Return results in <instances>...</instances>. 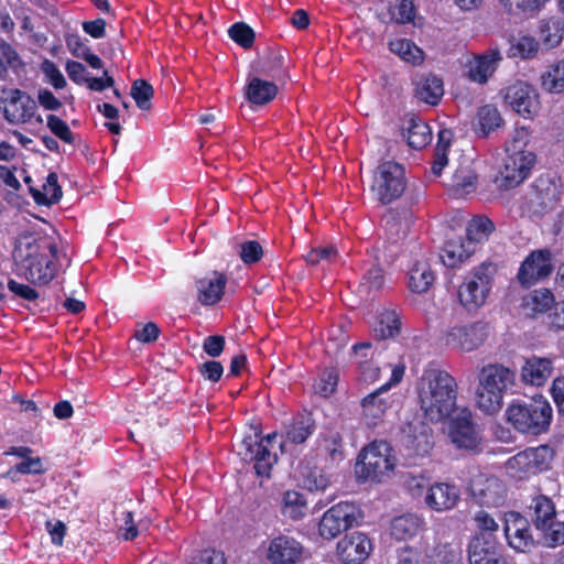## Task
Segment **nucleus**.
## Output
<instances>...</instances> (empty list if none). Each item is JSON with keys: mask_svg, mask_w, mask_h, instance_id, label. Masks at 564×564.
I'll list each match as a JSON object with an SVG mask.
<instances>
[{"mask_svg": "<svg viewBox=\"0 0 564 564\" xmlns=\"http://www.w3.org/2000/svg\"><path fill=\"white\" fill-rule=\"evenodd\" d=\"M46 126L51 132L65 143H74V134L68 124L55 115H48L46 118Z\"/></svg>", "mask_w": 564, "mask_h": 564, "instance_id": "nucleus-59", "label": "nucleus"}, {"mask_svg": "<svg viewBox=\"0 0 564 564\" xmlns=\"http://www.w3.org/2000/svg\"><path fill=\"white\" fill-rule=\"evenodd\" d=\"M505 535L508 544L518 552H528L534 545L529 521L520 513L510 511L505 514Z\"/></svg>", "mask_w": 564, "mask_h": 564, "instance_id": "nucleus-20", "label": "nucleus"}, {"mask_svg": "<svg viewBox=\"0 0 564 564\" xmlns=\"http://www.w3.org/2000/svg\"><path fill=\"white\" fill-rule=\"evenodd\" d=\"M373 550L370 539L362 532H352L338 541L336 552L344 564H361Z\"/></svg>", "mask_w": 564, "mask_h": 564, "instance_id": "nucleus-19", "label": "nucleus"}, {"mask_svg": "<svg viewBox=\"0 0 564 564\" xmlns=\"http://www.w3.org/2000/svg\"><path fill=\"white\" fill-rule=\"evenodd\" d=\"M554 270V256L549 249L531 251L522 261L517 280L523 288H530L547 279Z\"/></svg>", "mask_w": 564, "mask_h": 564, "instance_id": "nucleus-10", "label": "nucleus"}, {"mask_svg": "<svg viewBox=\"0 0 564 564\" xmlns=\"http://www.w3.org/2000/svg\"><path fill=\"white\" fill-rule=\"evenodd\" d=\"M227 278L217 271L207 273L195 283L197 291V301L204 306H210L218 303L225 292Z\"/></svg>", "mask_w": 564, "mask_h": 564, "instance_id": "nucleus-25", "label": "nucleus"}, {"mask_svg": "<svg viewBox=\"0 0 564 564\" xmlns=\"http://www.w3.org/2000/svg\"><path fill=\"white\" fill-rule=\"evenodd\" d=\"M539 51V42L529 35H521L511 41L509 48L510 57L529 59L534 57Z\"/></svg>", "mask_w": 564, "mask_h": 564, "instance_id": "nucleus-47", "label": "nucleus"}, {"mask_svg": "<svg viewBox=\"0 0 564 564\" xmlns=\"http://www.w3.org/2000/svg\"><path fill=\"white\" fill-rule=\"evenodd\" d=\"M131 96L140 109L149 110L151 107V98L153 97V88L148 82L137 79L132 84Z\"/></svg>", "mask_w": 564, "mask_h": 564, "instance_id": "nucleus-56", "label": "nucleus"}, {"mask_svg": "<svg viewBox=\"0 0 564 564\" xmlns=\"http://www.w3.org/2000/svg\"><path fill=\"white\" fill-rule=\"evenodd\" d=\"M422 520L415 514H403L393 519L391 534L397 540H406L414 536L421 529Z\"/></svg>", "mask_w": 564, "mask_h": 564, "instance_id": "nucleus-41", "label": "nucleus"}, {"mask_svg": "<svg viewBox=\"0 0 564 564\" xmlns=\"http://www.w3.org/2000/svg\"><path fill=\"white\" fill-rule=\"evenodd\" d=\"M55 252H57L56 246L51 240L25 232L17 239L13 259L21 268L41 256H47V253L54 256Z\"/></svg>", "mask_w": 564, "mask_h": 564, "instance_id": "nucleus-17", "label": "nucleus"}, {"mask_svg": "<svg viewBox=\"0 0 564 564\" xmlns=\"http://www.w3.org/2000/svg\"><path fill=\"white\" fill-rule=\"evenodd\" d=\"M390 51L398 55L402 61L419 65L424 59L423 51L411 40L394 39L389 42Z\"/></svg>", "mask_w": 564, "mask_h": 564, "instance_id": "nucleus-40", "label": "nucleus"}, {"mask_svg": "<svg viewBox=\"0 0 564 564\" xmlns=\"http://www.w3.org/2000/svg\"><path fill=\"white\" fill-rule=\"evenodd\" d=\"M475 252V246L462 238L448 240L441 252V260L448 268H457Z\"/></svg>", "mask_w": 564, "mask_h": 564, "instance_id": "nucleus-30", "label": "nucleus"}, {"mask_svg": "<svg viewBox=\"0 0 564 564\" xmlns=\"http://www.w3.org/2000/svg\"><path fill=\"white\" fill-rule=\"evenodd\" d=\"M317 451L326 454L333 463L341 460L343 444L340 435L335 432L321 435L317 441Z\"/></svg>", "mask_w": 564, "mask_h": 564, "instance_id": "nucleus-46", "label": "nucleus"}, {"mask_svg": "<svg viewBox=\"0 0 564 564\" xmlns=\"http://www.w3.org/2000/svg\"><path fill=\"white\" fill-rule=\"evenodd\" d=\"M556 304L555 295L550 289L539 288L522 296L520 307L524 316L539 318L555 310Z\"/></svg>", "mask_w": 564, "mask_h": 564, "instance_id": "nucleus-22", "label": "nucleus"}, {"mask_svg": "<svg viewBox=\"0 0 564 564\" xmlns=\"http://www.w3.org/2000/svg\"><path fill=\"white\" fill-rule=\"evenodd\" d=\"M488 327L481 322L449 327L445 335V345L462 352H471L485 343Z\"/></svg>", "mask_w": 564, "mask_h": 564, "instance_id": "nucleus-13", "label": "nucleus"}, {"mask_svg": "<svg viewBox=\"0 0 564 564\" xmlns=\"http://www.w3.org/2000/svg\"><path fill=\"white\" fill-rule=\"evenodd\" d=\"M405 185L403 166L393 161H384L372 174L370 191L375 199L387 205L403 194Z\"/></svg>", "mask_w": 564, "mask_h": 564, "instance_id": "nucleus-6", "label": "nucleus"}, {"mask_svg": "<svg viewBox=\"0 0 564 564\" xmlns=\"http://www.w3.org/2000/svg\"><path fill=\"white\" fill-rule=\"evenodd\" d=\"M360 517L359 508L348 501H341L329 508L318 523V533L323 539L333 540L350 529Z\"/></svg>", "mask_w": 564, "mask_h": 564, "instance_id": "nucleus-9", "label": "nucleus"}, {"mask_svg": "<svg viewBox=\"0 0 564 564\" xmlns=\"http://www.w3.org/2000/svg\"><path fill=\"white\" fill-rule=\"evenodd\" d=\"M539 39L549 50L557 47L564 39V19L551 17L540 20Z\"/></svg>", "mask_w": 564, "mask_h": 564, "instance_id": "nucleus-32", "label": "nucleus"}, {"mask_svg": "<svg viewBox=\"0 0 564 564\" xmlns=\"http://www.w3.org/2000/svg\"><path fill=\"white\" fill-rule=\"evenodd\" d=\"M276 434H268L259 440L258 435L245 437L239 447V455L245 460L254 463V470L258 476L269 477L273 465L278 460V455L273 452L275 447Z\"/></svg>", "mask_w": 564, "mask_h": 564, "instance_id": "nucleus-7", "label": "nucleus"}, {"mask_svg": "<svg viewBox=\"0 0 564 564\" xmlns=\"http://www.w3.org/2000/svg\"><path fill=\"white\" fill-rule=\"evenodd\" d=\"M503 99L512 110L523 118H533L540 108L536 90L522 82L508 86L503 90Z\"/></svg>", "mask_w": 564, "mask_h": 564, "instance_id": "nucleus-15", "label": "nucleus"}, {"mask_svg": "<svg viewBox=\"0 0 564 564\" xmlns=\"http://www.w3.org/2000/svg\"><path fill=\"white\" fill-rule=\"evenodd\" d=\"M307 550L294 536L280 533L268 540L265 558L269 564H301Z\"/></svg>", "mask_w": 564, "mask_h": 564, "instance_id": "nucleus-12", "label": "nucleus"}, {"mask_svg": "<svg viewBox=\"0 0 564 564\" xmlns=\"http://www.w3.org/2000/svg\"><path fill=\"white\" fill-rule=\"evenodd\" d=\"M404 137L408 144L416 150L423 149L432 140L430 127L419 118H412L408 127L404 129Z\"/></svg>", "mask_w": 564, "mask_h": 564, "instance_id": "nucleus-39", "label": "nucleus"}, {"mask_svg": "<svg viewBox=\"0 0 564 564\" xmlns=\"http://www.w3.org/2000/svg\"><path fill=\"white\" fill-rule=\"evenodd\" d=\"M507 470L511 477L519 479L534 474L527 449L507 460Z\"/></svg>", "mask_w": 564, "mask_h": 564, "instance_id": "nucleus-50", "label": "nucleus"}, {"mask_svg": "<svg viewBox=\"0 0 564 564\" xmlns=\"http://www.w3.org/2000/svg\"><path fill=\"white\" fill-rule=\"evenodd\" d=\"M553 410L543 397H535L529 402L513 403L507 409L508 422L521 433L539 435L550 427Z\"/></svg>", "mask_w": 564, "mask_h": 564, "instance_id": "nucleus-3", "label": "nucleus"}, {"mask_svg": "<svg viewBox=\"0 0 564 564\" xmlns=\"http://www.w3.org/2000/svg\"><path fill=\"white\" fill-rule=\"evenodd\" d=\"M534 525L538 530L546 528L549 521L555 519V508L552 500L543 495L535 496L529 506Z\"/></svg>", "mask_w": 564, "mask_h": 564, "instance_id": "nucleus-37", "label": "nucleus"}, {"mask_svg": "<svg viewBox=\"0 0 564 564\" xmlns=\"http://www.w3.org/2000/svg\"><path fill=\"white\" fill-rule=\"evenodd\" d=\"M357 362L360 368V376L366 382H373L380 376V368L373 365L368 358L372 359L373 351L370 343L357 344L352 347Z\"/></svg>", "mask_w": 564, "mask_h": 564, "instance_id": "nucleus-35", "label": "nucleus"}, {"mask_svg": "<svg viewBox=\"0 0 564 564\" xmlns=\"http://www.w3.org/2000/svg\"><path fill=\"white\" fill-rule=\"evenodd\" d=\"M502 123L499 110L492 105H485L477 112V127L482 135L489 134Z\"/></svg>", "mask_w": 564, "mask_h": 564, "instance_id": "nucleus-45", "label": "nucleus"}, {"mask_svg": "<svg viewBox=\"0 0 564 564\" xmlns=\"http://www.w3.org/2000/svg\"><path fill=\"white\" fill-rule=\"evenodd\" d=\"M229 36L242 47H250L254 41L253 30L243 22L232 24L228 30Z\"/></svg>", "mask_w": 564, "mask_h": 564, "instance_id": "nucleus-57", "label": "nucleus"}, {"mask_svg": "<svg viewBox=\"0 0 564 564\" xmlns=\"http://www.w3.org/2000/svg\"><path fill=\"white\" fill-rule=\"evenodd\" d=\"M460 497L459 489L448 482H434L429 486L424 501L429 508L436 512L452 510Z\"/></svg>", "mask_w": 564, "mask_h": 564, "instance_id": "nucleus-23", "label": "nucleus"}, {"mask_svg": "<svg viewBox=\"0 0 564 564\" xmlns=\"http://www.w3.org/2000/svg\"><path fill=\"white\" fill-rule=\"evenodd\" d=\"M276 93L278 87L274 83L254 76L248 79L245 95L252 105L262 106L270 102Z\"/></svg>", "mask_w": 564, "mask_h": 564, "instance_id": "nucleus-31", "label": "nucleus"}, {"mask_svg": "<svg viewBox=\"0 0 564 564\" xmlns=\"http://www.w3.org/2000/svg\"><path fill=\"white\" fill-rule=\"evenodd\" d=\"M457 383L447 371L431 368L424 370L419 383L420 408L431 422H441L456 413Z\"/></svg>", "mask_w": 564, "mask_h": 564, "instance_id": "nucleus-1", "label": "nucleus"}, {"mask_svg": "<svg viewBox=\"0 0 564 564\" xmlns=\"http://www.w3.org/2000/svg\"><path fill=\"white\" fill-rule=\"evenodd\" d=\"M423 545L403 546L398 551V564H430Z\"/></svg>", "mask_w": 564, "mask_h": 564, "instance_id": "nucleus-54", "label": "nucleus"}, {"mask_svg": "<svg viewBox=\"0 0 564 564\" xmlns=\"http://www.w3.org/2000/svg\"><path fill=\"white\" fill-rule=\"evenodd\" d=\"M296 473L303 486L310 491H323L329 485L328 476L316 466H311L307 460H302Z\"/></svg>", "mask_w": 564, "mask_h": 564, "instance_id": "nucleus-33", "label": "nucleus"}, {"mask_svg": "<svg viewBox=\"0 0 564 564\" xmlns=\"http://www.w3.org/2000/svg\"><path fill=\"white\" fill-rule=\"evenodd\" d=\"M405 367L403 365H398L391 370L390 380L384 383L379 390L367 395L362 402V414L365 419L368 421V424H376L378 420H380L388 406L389 401L387 398L382 397V392H386L391 386L399 383L404 375Z\"/></svg>", "mask_w": 564, "mask_h": 564, "instance_id": "nucleus-18", "label": "nucleus"}, {"mask_svg": "<svg viewBox=\"0 0 564 564\" xmlns=\"http://www.w3.org/2000/svg\"><path fill=\"white\" fill-rule=\"evenodd\" d=\"M313 424L310 420H300L290 426L286 432V440L294 444L304 443L313 433Z\"/></svg>", "mask_w": 564, "mask_h": 564, "instance_id": "nucleus-61", "label": "nucleus"}, {"mask_svg": "<svg viewBox=\"0 0 564 564\" xmlns=\"http://www.w3.org/2000/svg\"><path fill=\"white\" fill-rule=\"evenodd\" d=\"M338 259V252L333 246L327 247H318L311 250L305 260L311 265H316L319 263H334Z\"/></svg>", "mask_w": 564, "mask_h": 564, "instance_id": "nucleus-58", "label": "nucleus"}, {"mask_svg": "<svg viewBox=\"0 0 564 564\" xmlns=\"http://www.w3.org/2000/svg\"><path fill=\"white\" fill-rule=\"evenodd\" d=\"M399 329L400 322L397 314L394 312H384L380 315L375 333L378 337L386 339L395 336Z\"/></svg>", "mask_w": 564, "mask_h": 564, "instance_id": "nucleus-53", "label": "nucleus"}, {"mask_svg": "<svg viewBox=\"0 0 564 564\" xmlns=\"http://www.w3.org/2000/svg\"><path fill=\"white\" fill-rule=\"evenodd\" d=\"M555 358L532 356L525 359L521 367V381L524 384L541 387L545 384L553 372Z\"/></svg>", "mask_w": 564, "mask_h": 564, "instance_id": "nucleus-26", "label": "nucleus"}, {"mask_svg": "<svg viewBox=\"0 0 564 564\" xmlns=\"http://www.w3.org/2000/svg\"><path fill=\"white\" fill-rule=\"evenodd\" d=\"M541 85L551 94L564 91V61L551 64L541 76Z\"/></svg>", "mask_w": 564, "mask_h": 564, "instance_id": "nucleus-43", "label": "nucleus"}, {"mask_svg": "<svg viewBox=\"0 0 564 564\" xmlns=\"http://www.w3.org/2000/svg\"><path fill=\"white\" fill-rule=\"evenodd\" d=\"M549 0H500L503 8L512 14H536Z\"/></svg>", "mask_w": 564, "mask_h": 564, "instance_id": "nucleus-51", "label": "nucleus"}, {"mask_svg": "<svg viewBox=\"0 0 564 564\" xmlns=\"http://www.w3.org/2000/svg\"><path fill=\"white\" fill-rule=\"evenodd\" d=\"M448 437L457 448L475 452L479 449L481 437L467 408L456 409L449 421Z\"/></svg>", "mask_w": 564, "mask_h": 564, "instance_id": "nucleus-11", "label": "nucleus"}, {"mask_svg": "<svg viewBox=\"0 0 564 564\" xmlns=\"http://www.w3.org/2000/svg\"><path fill=\"white\" fill-rule=\"evenodd\" d=\"M516 373L500 365L490 364L481 368L476 390L477 406L485 413H497L503 405V397L513 387Z\"/></svg>", "mask_w": 564, "mask_h": 564, "instance_id": "nucleus-2", "label": "nucleus"}, {"mask_svg": "<svg viewBox=\"0 0 564 564\" xmlns=\"http://www.w3.org/2000/svg\"><path fill=\"white\" fill-rule=\"evenodd\" d=\"M530 139L531 132L529 129L524 127L516 128L510 135V140L506 143V153H533L527 149Z\"/></svg>", "mask_w": 564, "mask_h": 564, "instance_id": "nucleus-52", "label": "nucleus"}, {"mask_svg": "<svg viewBox=\"0 0 564 564\" xmlns=\"http://www.w3.org/2000/svg\"><path fill=\"white\" fill-rule=\"evenodd\" d=\"M501 61V52L497 47L489 48L468 62L467 76L471 82L484 85L497 70Z\"/></svg>", "mask_w": 564, "mask_h": 564, "instance_id": "nucleus-21", "label": "nucleus"}, {"mask_svg": "<svg viewBox=\"0 0 564 564\" xmlns=\"http://www.w3.org/2000/svg\"><path fill=\"white\" fill-rule=\"evenodd\" d=\"M414 94L419 100L436 106L444 95L443 80L434 74L422 75L415 82Z\"/></svg>", "mask_w": 564, "mask_h": 564, "instance_id": "nucleus-29", "label": "nucleus"}, {"mask_svg": "<svg viewBox=\"0 0 564 564\" xmlns=\"http://www.w3.org/2000/svg\"><path fill=\"white\" fill-rule=\"evenodd\" d=\"M495 273V265L484 262L463 278L457 296L460 305L467 312H477L486 304L492 289Z\"/></svg>", "mask_w": 564, "mask_h": 564, "instance_id": "nucleus-5", "label": "nucleus"}, {"mask_svg": "<svg viewBox=\"0 0 564 564\" xmlns=\"http://www.w3.org/2000/svg\"><path fill=\"white\" fill-rule=\"evenodd\" d=\"M534 163V153H506L503 164L496 176V182L502 188L514 187L528 177Z\"/></svg>", "mask_w": 564, "mask_h": 564, "instance_id": "nucleus-14", "label": "nucleus"}, {"mask_svg": "<svg viewBox=\"0 0 564 564\" xmlns=\"http://www.w3.org/2000/svg\"><path fill=\"white\" fill-rule=\"evenodd\" d=\"M494 230L495 225L487 216H475L469 220L466 228L467 241L471 246L482 242L488 239Z\"/></svg>", "mask_w": 564, "mask_h": 564, "instance_id": "nucleus-42", "label": "nucleus"}, {"mask_svg": "<svg viewBox=\"0 0 564 564\" xmlns=\"http://www.w3.org/2000/svg\"><path fill=\"white\" fill-rule=\"evenodd\" d=\"M36 102L20 89H11L8 94L6 118L11 123H24L35 113Z\"/></svg>", "mask_w": 564, "mask_h": 564, "instance_id": "nucleus-24", "label": "nucleus"}, {"mask_svg": "<svg viewBox=\"0 0 564 564\" xmlns=\"http://www.w3.org/2000/svg\"><path fill=\"white\" fill-rule=\"evenodd\" d=\"M477 176L469 166L458 167L452 176L451 188L455 195L469 194L476 188Z\"/></svg>", "mask_w": 564, "mask_h": 564, "instance_id": "nucleus-44", "label": "nucleus"}, {"mask_svg": "<svg viewBox=\"0 0 564 564\" xmlns=\"http://www.w3.org/2000/svg\"><path fill=\"white\" fill-rule=\"evenodd\" d=\"M386 441H375L358 455L355 473L360 481H384L393 473L395 457Z\"/></svg>", "mask_w": 564, "mask_h": 564, "instance_id": "nucleus-4", "label": "nucleus"}, {"mask_svg": "<svg viewBox=\"0 0 564 564\" xmlns=\"http://www.w3.org/2000/svg\"><path fill=\"white\" fill-rule=\"evenodd\" d=\"M468 491L471 498L480 506L499 507L507 498V487L495 475L478 469L470 471Z\"/></svg>", "mask_w": 564, "mask_h": 564, "instance_id": "nucleus-8", "label": "nucleus"}, {"mask_svg": "<svg viewBox=\"0 0 564 564\" xmlns=\"http://www.w3.org/2000/svg\"><path fill=\"white\" fill-rule=\"evenodd\" d=\"M258 75L281 78L285 75V57L280 52H270L253 66Z\"/></svg>", "mask_w": 564, "mask_h": 564, "instance_id": "nucleus-36", "label": "nucleus"}, {"mask_svg": "<svg viewBox=\"0 0 564 564\" xmlns=\"http://www.w3.org/2000/svg\"><path fill=\"white\" fill-rule=\"evenodd\" d=\"M240 259L246 264L258 262L263 256V249L258 241L248 240L240 245Z\"/></svg>", "mask_w": 564, "mask_h": 564, "instance_id": "nucleus-63", "label": "nucleus"}, {"mask_svg": "<svg viewBox=\"0 0 564 564\" xmlns=\"http://www.w3.org/2000/svg\"><path fill=\"white\" fill-rule=\"evenodd\" d=\"M41 69L45 75L47 82L55 89H63L66 86L67 83L64 75L52 61L45 59L42 63Z\"/></svg>", "mask_w": 564, "mask_h": 564, "instance_id": "nucleus-64", "label": "nucleus"}, {"mask_svg": "<svg viewBox=\"0 0 564 564\" xmlns=\"http://www.w3.org/2000/svg\"><path fill=\"white\" fill-rule=\"evenodd\" d=\"M468 564H507L498 554L495 540L476 535L468 545Z\"/></svg>", "mask_w": 564, "mask_h": 564, "instance_id": "nucleus-27", "label": "nucleus"}, {"mask_svg": "<svg viewBox=\"0 0 564 564\" xmlns=\"http://www.w3.org/2000/svg\"><path fill=\"white\" fill-rule=\"evenodd\" d=\"M544 533V541L547 546L555 547L564 544V522L555 519L549 521L546 528L540 529Z\"/></svg>", "mask_w": 564, "mask_h": 564, "instance_id": "nucleus-60", "label": "nucleus"}, {"mask_svg": "<svg viewBox=\"0 0 564 564\" xmlns=\"http://www.w3.org/2000/svg\"><path fill=\"white\" fill-rule=\"evenodd\" d=\"M55 258L56 252L54 256L51 253H47V256H41L31 262H26V264L22 265L20 270L30 282L46 284L55 275L56 270L53 263V259Z\"/></svg>", "mask_w": 564, "mask_h": 564, "instance_id": "nucleus-28", "label": "nucleus"}, {"mask_svg": "<svg viewBox=\"0 0 564 564\" xmlns=\"http://www.w3.org/2000/svg\"><path fill=\"white\" fill-rule=\"evenodd\" d=\"M307 511V501L303 494L297 490H286L281 498L282 514L293 521L301 520Z\"/></svg>", "mask_w": 564, "mask_h": 564, "instance_id": "nucleus-34", "label": "nucleus"}, {"mask_svg": "<svg viewBox=\"0 0 564 564\" xmlns=\"http://www.w3.org/2000/svg\"><path fill=\"white\" fill-rule=\"evenodd\" d=\"M533 473H541L550 467L554 457V451L549 445L527 448Z\"/></svg>", "mask_w": 564, "mask_h": 564, "instance_id": "nucleus-49", "label": "nucleus"}, {"mask_svg": "<svg viewBox=\"0 0 564 564\" xmlns=\"http://www.w3.org/2000/svg\"><path fill=\"white\" fill-rule=\"evenodd\" d=\"M43 473V464L40 457H28V459L22 460L15 466L11 467L6 476L10 478H14L15 474L23 475H37Z\"/></svg>", "mask_w": 564, "mask_h": 564, "instance_id": "nucleus-62", "label": "nucleus"}, {"mask_svg": "<svg viewBox=\"0 0 564 564\" xmlns=\"http://www.w3.org/2000/svg\"><path fill=\"white\" fill-rule=\"evenodd\" d=\"M451 131L442 130L438 133V141L435 148L434 160L432 164V173L435 176L442 174L443 169L448 163L447 153L451 145Z\"/></svg>", "mask_w": 564, "mask_h": 564, "instance_id": "nucleus-48", "label": "nucleus"}, {"mask_svg": "<svg viewBox=\"0 0 564 564\" xmlns=\"http://www.w3.org/2000/svg\"><path fill=\"white\" fill-rule=\"evenodd\" d=\"M401 443L411 455L425 456L433 448L432 430L420 417H414L402 426Z\"/></svg>", "mask_w": 564, "mask_h": 564, "instance_id": "nucleus-16", "label": "nucleus"}, {"mask_svg": "<svg viewBox=\"0 0 564 564\" xmlns=\"http://www.w3.org/2000/svg\"><path fill=\"white\" fill-rule=\"evenodd\" d=\"M434 281L427 262L416 261L409 270V289L414 293L426 292Z\"/></svg>", "mask_w": 564, "mask_h": 564, "instance_id": "nucleus-38", "label": "nucleus"}, {"mask_svg": "<svg viewBox=\"0 0 564 564\" xmlns=\"http://www.w3.org/2000/svg\"><path fill=\"white\" fill-rule=\"evenodd\" d=\"M20 57L11 44L0 41V79H4L10 68H17L20 65Z\"/></svg>", "mask_w": 564, "mask_h": 564, "instance_id": "nucleus-55", "label": "nucleus"}]
</instances>
